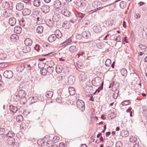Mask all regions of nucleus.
I'll return each instance as SVG.
<instances>
[{
  "mask_svg": "<svg viewBox=\"0 0 147 147\" xmlns=\"http://www.w3.org/2000/svg\"><path fill=\"white\" fill-rule=\"evenodd\" d=\"M101 3L100 1H95L92 3V7L88 8L87 10V12L90 14L97 11L100 10L104 7Z\"/></svg>",
  "mask_w": 147,
  "mask_h": 147,
  "instance_id": "1",
  "label": "nucleus"
},
{
  "mask_svg": "<svg viewBox=\"0 0 147 147\" xmlns=\"http://www.w3.org/2000/svg\"><path fill=\"white\" fill-rule=\"evenodd\" d=\"M76 105L78 108L82 111L84 110L85 106L84 101L81 100H77Z\"/></svg>",
  "mask_w": 147,
  "mask_h": 147,
  "instance_id": "2",
  "label": "nucleus"
},
{
  "mask_svg": "<svg viewBox=\"0 0 147 147\" xmlns=\"http://www.w3.org/2000/svg\"><path fill=\"white\" fill-rule=\"evenodd\" d=\"M59 11L60 13L67 17H69L73 15L70 12L66 9H59Z\"/></svg>",
  "mask_w": 147,
  "mask_h": 147,
  "instance_id": "3",
  "label": "nucleus"
},
{
  "mask_svg": "<svg viewBox=\"0 0 147 147\" xmlns=\"http://www.w3.org/2000/svg\"><path fill=\"white\" fill-rule=\"evenodd\" d=\"M34 18V20L36 22V24H43V21L44 20V18L42 15L38 14L36 15V16H33Z\"/></svg>",
  "mask_w": 147,
  "mask_h": 147,
  "instance_id": "4",
  "label": "nucleus"
},
{
  "mask_svg": "<svg viewBox=\"0 0 147 147\" xmlns=\"http://www.w3.org/2000/svg\"><path fill=\"white\" fill-rule=\"evenodd\" d=\"M101 78L99 77H97L93 79L92 81V84L93 86H98L100 84Z\"/></svg>",
  "mask_w": 147,
  "mask_h": 147,
  "instance_id": "5",
  "label": "nucleus"
},
{
  "mask_svg": "<svg viewBox=\"0 0 147 147\" xmlns=\"http://www.w3.org/2000/svg\"><path fill=\"white\" fill-rule=\"evenodd\" d=\"M3 75L5 78L9 79L13 77V74L12 72L10 70H6L4 72Z\"/></svg>",
  "mask_w": 147,
  "mask_h": 147,
  "instance_id": "6",
  "label": "nucleus"
},
{
  "mask_svg": "<svg viewBox=\"0 0 147 147\" xmlns=\"http://www.w3.org/2000/svg\"><path fill=\"white\" fill-rule=\"evenodd\" d=\"M93 44L98 49H101L103 47V44L100 40H96L93 41Z\"/></svg>",
  "mask_w": 147,
  "mask_h": 147,
  "instance_id": "7",
  "label": "nucleus"
},
{
  "mask_svg": "<svg viewBox=\"0 0 147 147\" xmlns=\"http://www.w3.org/2000/svg\"><path fill=\"white\" fill-rule=\"evenodd\" d=\"M26 68V65L24 64H22L19 65L16 68L17 71L18 72H22Z\"/></svg>",
  "mask_w": 147,
  "mask_h": 147,
  "instance_id": "8",
  "label": "nucleus"
},
{
  "mask_svg": "<svg viewBox=\"0 0 147 147\" xmlns=\"http://www.w3.org/2000/svg\"><path fill=\"white\" fill-rule=\"evenodd\" d=\"M94 31L96 33L100 32L101 31V28L99 24L95 25L93 27Z\"/></svg>",
  "mask_w": 147,
  "mask_h": 147,
  "instance_id": "9",
  "label": "nucleus"
},
{
  "mask_svg": "<svg viewBox=\"0 0 147 147\" xmlns=\"http://www.w3.org/2000/svg\"><path fill=\"white\" fill-rule=\"evenodd\" d=\"M61 2L60 0H56L54 2V7L57 9L60 8L61 6Z\"/></svg>",
  "mask_w": 147,
  "mask_h": 147,
  "instance_id": "10",
  "label": "nucleus"
},
{
  "mask_svg": "<svg viewBox=\"0 0 147 147\" xmlns=\"http://www.w3.org/2000/svg\"><path fill=\"white\" fill-rule=\"evenodd\" d=\"M68 79V83L71 85L73 84L75 81V78L72 75L69 76Z\"/></svg>",
  "mask_w": 147,
  "mask_h": 147,
  "instance_id": "11",
  "label": "nucleus"
},
{
  "mask_svg": "<svg viewBox=\"0 0 147 147\" xmlns=\"http://www.w3.org/2000/svg\"><path fill=\"white\" fill-rule=\"evenodd\" d=\"M82 36L84 38L88 39L90 37V33L89 32L85 31L82 32Z\"/></svg>",
  "mask_w": 147,
  "mask_h": 147,
  "instance_id": "12",
  "label": "nucleus"
},
{
  "mask_svg": "<svg viewBox=\"0 0 147 147\" xmlns=\"http://www.w3.org/2000/svg\"><path fill=\"white\" fill-rule=\"evenodd\" d=\"M43 24H41L38 26L36 28V31L37 33L41 34L43 32Z\"/></svg>",
  "mask_w": 147,
  "mask_h": 147,
  "instance_id": "13",
  "label": "nucleus"
},
{
  "mask_svg": "<svg viewBox=\"0 0 147 147\" xmlns=\"http://www.w3.org/2000/svg\"><path fill=\"white\" fill-rule=\"evenodd\" d=\"M72 40L71 38H69L67 39L63 42L61 44L62 46H65L69 45L72 42Z\"/></svg>",
  "mask_w": 147,
  "mask_h": 147,
  "instance_id": "14",
  "label": "nucleus"
},
{
  "mask_svg": "<svg viewBox=\"0 0 147 147\" xmlns=\"http://www.w3.org/2000/svg\"><path fill=\"white\" fill-rule=\"evenodd\" d=\"M81 5V6L80 8L81 9H86V11L87 12V9L88 8L89 9L90 8V7L88 6V3L86 1H82Z\"/></svg>",
  "mask_w": 147,
  "mask_h": 147,
  "instance_id": "15",
  "label": "nucleus"
},
{
  "mask_svg": "<svg viewBox=\"0 0 147 147\" xmlns=\"http://www.w3.org/2000/svg\"><path fill=\"white\" fill-rule=\"evenodd\" d=\"M16 20L14 18L11 17L9 19V23L11 26H14L16 24Z\"/></svg>",
  "mask_w": 147,
  "mask_h": 147,
  "instance_id": "16",
  "label": "nucleus"
},
{
  "mask_svg": "<svg viewBox=\"0 0 147 147\" xmlns=\"http://www.w3.org/2000/svg\"><path fill=\"white\" fill-rule=\"evenodd\" d=\"M50 7L49 6L45 5L42 6V11L45 13H48L50 11Z\"/></svg>",
  "mask_w": 147,
  "mask_h": 147,
  "instance_id": "17",
  "label": "nucleus"
},
{
  "mask_svg": "<svg viewBox=\"0 0 147 147\" xmlns=\"http://www.w3.org/2000/svg\"><path fill=\"white\" fill-rule=\"evenodd\" d=\"M61 19L60 16L58 14L53 16L52 18V21L53 22H57Z\"/></svg>",
  "mask_w": 147,
  "mask_h": 147,
  "instance_id": "18",
  "label": "nucleus"
},
{
  "mask_svg": "<svg viewBox=\"0 0 147 147\" xmlns=\"http://www.w3.org/2000/svg\"><path fill=\"white\" fill-rule=\"evenodd\" d=\"M72 14L73 15V16L74 17L75 16V17H77L81 19H82L85 16V14L80 12H78L76 14L73 13H72Z\"/></svg>",
  "mask_w": 147,
  "mask_h": 147,
  "instance_id": "19",
  "label": "nucleus"
},
{
  "mask_svg": "<svg viewBox=\"0 0 147 147\" xmlns=\"http://www.w3.org/2000/svg\"><path fill=\"white\" fill-rule=\"evenodd\" d=\"M30 49L31 48L29 46L25 45L23 47L22 51L24 53H26L30 52Z\"/></svg>",
  "mask_w": 147,
  "mask_h": 147,
  "instance_id": "20",
  "label": "nucleus"
},
{
  "mask_svg": "<svg viewBox=\"0 0 147 147\" xmlns=\"http://www.w3.org/2000/svg\"><path fill=\"white\" fill-rule=\"evenodd\" d=\"M24 7V5L23 3H20L17 4L16 5V9L18 11L22 10Z\"/></svg>",
  "mask_w": 147,
  "mask_h": 147,
  "instance_id": "21",
  "label": "nucleus"
},
{
  "mask_svg": "<svg viewBox=\"0 0 147 147\" xmlns=\"http://www.w3.org/2000/svg\"><path fill=\"white\" fill-rule=\"evenodd\" d=\"M77 50L76 47L74 46H71L69 48V51L71 53H75Z\"/></svg>",
  "mask_w": 147,
  "mask_h": 147,
  "instance_id": "22",
  "label": "nucleus"
},
{
  "mask_svg": "<svg viewBox=\"0 0 147 147\" xmlns=\"http://www.w3.org/2000/svg\"><path fill=\"white\" fill-rule=\"evenodd\" d=\"M56 39V36L55 34H52L49 36L48 38V40L50 42H52Z\"/></svg>",
  "mask_w": 147,
  "mask_h": 147,
  "instance_id": "23",
  "label": "nucleus"
},
{
  "mask_svg": "<svg viewBox=\"0 0 147 147\" xmlns=\"http://www.w3.org/2000/svg\"><path fill=\"white\" fill-rule=\"evenodd\" d=\"M63 67L61 65H58L55 67L56 72L58 73H61L63 71Z\"/></svg>",
  "mask_w": 147,
  "mask_h": 147,
  "instance_id": "24",
  "label": "nucleus"
},
{
  "mask_svg": "<svg viewBox=\"0 0 147 147\" xmlns=\"http://www.w3.org/2000/svg\"><path fill=\"white\" fill-rule=\"evenodd\" d=\"M22 14L24 16L29 15L31 13L30 10L28 8H25L22 11Z\"/></svg>",
  "mask_w": 147,
  "mask_h": 147,
  "instance_id": "25",
  "label": "nucleus"
},
{
  "mask_svg": "<svg viewBox=\"0 0 147 147\" xmlns=\"http://www.w3.org/2000/svg\"><path fill=\"white\" fill-rule=\"evenodd\" d=\"M26 92L23 90H20L18 92V95L20 98L25 97Z\"/></svg>",
  "mask_w": 147,
  "mask_h": 147,
  "instance_id": "26",
  "label": "nucleus"
},
{
  "mask_svg": "<svg viewBox=\"0 0 147 147\" xmlns=\"http://www.w3.org/2000/svg\"><path fill=\"white\" fill-rule=\"evenodd\" d=\"M33 5L36 7H39L41 4V0H34L32 1Z\"/></svg>",
  "mask_w": 147,
  "mask_h": 147,
  "instance_id": "27",
  "label": "nucleus"
},
{
  "mask_svg": "<svg viewBox=\"0 0 147 147\" xmlns=\"http://www.w3.org/2000/svg\"><path fill=\"white\" fill-rule=\"evenodd\" d=\"M32 43V40L30 38H26L24 41V43L26 45L30 46Z\"/></svg>",
  "mask_w": 147,
  "mask_h": 147,
  "instance_id": "28",
  "label": "nucleus"
},
{
  "mask_svg": "<svg viewBox=\"0 0 147 147\" xmlns=\"http://www.w3.org/2000/svg\"><path fill=\"white\" fill-rule=\"evenodd\" d=\"M22 31V29L21 27L19 26H16L14 28V31L17 34H20Z\"/></svg>",
  "mask_w": 147,
  "mask_h": 147,
  "instance_id": "29",
  "label": "nucleus"
},
{
  "mask_svg": "<svg viewBox=\"0 0 147 147\" xmlns=\"http://www.w3.org/2000/svg\"><path fill=\"white\" fill-rule=\"evenodd\" d=\"M15 140L13 138H8L7 140V142L9 145H11L13 144Z\"/></svg>",
  "mask_w": 147,
  "mask_h": 147,
  "instance_id": "30",
  "label": "nucleus"
},
{
  "mask_svg": "<svg viewBox=\"0 0 147 147\" xmlns=\"http://www.w3.org/2000/svg\"><path fill=\"white\" fill-rule=\"evenodd\" d=\"M9 108L10 111L14 113H16L18 111L17 107L14 106L13 105H10Z\"/></svg>",
  "mask_w": 147,
  "mask_h": 147,
  "instance_id": "31",
  "label": "nucleus"
},
{
  "mask_svg": "<svg viewBox=\"0 0 147 147\" xmlns=\"http://www.w3.org/2000/svg\"><path fill=\"white\" fill-rule=\"evenodd\" d=\"M66 95H65V96L63 95H58V98L56 99V100L57 102L58 103L61 102L62 101V99L64 98L65 97H66Z\"/></svg>",
  "mask_w": 147,
  "mask_h": 147,
  "instance_id": "32",
  "label": "nucleus"
},
{
  "mask_svg": "<svg viewBox=\"0 0 147 147\" xmlns=\"http://www.w3.org/2000/svg\"><path fill=\"white\" fill-rule=\"evenodd\" d=\"M2 7L3 8H4L5 9H6L9 7L10 5L9 3L7 2H4L2 3Z\"/></svg>",
  "mask_w": 147,
  "mask_h": 147,
  "instance_id": "33",
  "label": "nucleus"
},
{
  "mask_svg": "<svg viewBox=\"0 0 147 147\" xmlns=\"http://www.w3.org/2000/svg\"><path fill=\"white\" fill-rule=\"evenodd\" d=\"M56 36V38H60L62 36V34L61 32L59 30H57L55 34Z\"/></svg>",
  "mask_w": 147,
  "mask_h": 147,
  "instance_id": "34",
  "label": "nucleus"
},
{
  "mask_svg": "<svg viewBox=\"0 0 147 147\" xmlns=\"http://www.w3.org/2000/svg\"><path fill=\"white\" fill-rule=\"evenodd\" d=\"M68 90L70 95H73L75 94V90L73 87H69L68 88Z\"/></svg>",
  "mask_w": 147,
  "mask_h": 147,
  "instance_id": "35",
  "label": "nucleus"
},
{
  "mask_svg": "<svg viewBox=\"0 0 147 147\" xmlns=\"http://www.w3.org/2000/svg\"><path fill=\"white\" fill-rule=\"evenodd\" d=\"M7 58V54L4 53H0V59L2 60H4L6 59Z\"/></svg>",
  "mask_w": 147,
  "mask_h": 147,
  "instance_id": "36",
  "label": "nucleus"
},
{
  "mask_svg": "<svg viewBox=\"0 0 147 147\" xmlns=\"http://www.w3.org/2000/svg\"><path fill=\"white\" fill-rule=\"evenodd\" d=\"M37 144L39 146H42L45 145V141L43 140L39 139L37 141Z\"/></svg>",
  "mask_w": 147,
  "mask_h": 147,
  "instance_id": "37",
  "label": "nucleus"
},
{
  "mask_svg": "<svg viewBox=\"0 0 147 147\" xmlns=\"http://www.w3.org/2000/svg\"><path fill=\"white\" fill-rule=\"evenodd\" d=\"M6 135L8 138H13L15 136V134L13 131H10L7 133Z\"/></svg>",
  "mask_w": 147,
  "mask_h": 147,
  "instance_id": "38",
  "label": "nucleus"
},
{
  "mask_svg": "<svg viewBox=\"0 0 147 147\" xmlns=\"http://www.w3.org/2000/svg\"><path fill=\"white\" fill-rule=\"evenodd\" d=\"M119 5L121 8L123 9L126 7V3L125 1H122L120 2Z\"/></svg>",
  "mask_w": 147,
  "mask_h": 147,
  "instance_id": "39",
  "label": "nucleus"
},
{
  "mask_svg": "<svg viewBox=\"0 0 147 147\" xmlns=\"http://www.w3.org/2000/svg\"><path fill=\"white\" fill-rule=\"evenodd\" d=\"M121 75L124 76L126 77L127 75V71L125 68H123L121 70Z\"/></svg>",
  "mask_w": 147,
  "mask_h": 147,
  "instance_id": "40",
  "label": "nucleus"
},
{
  "mask_svg": "<svg viewBox=\"0 0 147 147\" xmlns=\"http://www.w3.org/2000/svg\"><path fill=\"white\" fill-rule=\"evenodd\" d=\"M16 120L18 122L20 123L23 120V117L22 115H18L16 117Z\"/></svg>",
  "mask_w": 147,
  "mask_h": 147,
  "instance_id": "41",
  "label": "nucleus"
},
{
  "mask_svg": "<svg viewBox=\"0 0 147 147\" xmlns=\"http://www.w3.org/2000/svg\"><path fill=\"white\" fill-rule=\"evenodd\" d=\"M111 61L110 59H107L106 61L105 65L107 67H109L111 64Z\"/></svg>",
  "mask_w": 147,
  "mask_h": 147,
  "instance_id": "42",
  "label": "nucleus"
},
{
  "mask_svg": "<svg viewBox=\"0 0 147 147\" xmlns=\"http://www.w3.org/2000/svg\"><path fill=\"white\" fill-rule=\"evenodd\" d=\"M131 102L129 100H124L121 103V105L122 106L127 105L130 104Z\"/></svg>",
  "mask_w": 147,
  "mask_h": 147,
  "instance_id": "43",
  "label": "nucleus"
},
{
  "mask_svg": "<svg viewBox=\"0 0 147 147\" xmlns=\"http://www.w3.org/2000/svg\"><path fill=\"white\" fill-rule=\"evenodd\" d=\"M53 93L52 91H49L47 92V94L46 96L48 98H51L53 96Z\"/></svg>",
  "mask_w": 147,
  "mask_h": 147,
  "instance_id": "44",
  "label": "nucleus"
},
{
  "mask_svg": "<svg viewBox=\"0 0 147 147\" xmlns=\"http://www.w3.org/2000/svg\"><path fill=\"white\" fill-rule=\"evenodd\" d=\"M47 72V71L45 68H43L42 69V70H40V73L42 75L44 76L46 75Z\"/></svg>",
  "mask_w": 147,
  "mask_h": 147,
  "instance_id": "45",
  "label": "nucleus"
},
{
  "mask_svg": "<svg viewBox=\"0 0 147 147\" xmlns=\"http://www.w3.org/2000/svg\"><path fill=\"white\" fill-rule=\"evenodd\" d=\"M26 24V22L24 19H22L19 21V24L22 26H24Z\"/></svg>",
  "mask_w": 147,
  "mask_h": 147,
  "instance_id": "46",
  "label": "nucleus"
},
{
  "mask_svg": "<svg viewBox=\"0 0 147 147\" xmlns=\"http://www.w3.org/2000/svg\"><path fill=\"white\" fill-rule=\"evenodd\" d=\"M119 93V90H116L113 94V96L114 98L116 99L117 98Z\"/></svg>",
  "mask_w": 147,
  "mask_h": 147,
  "instance_id": "47",
  "label": "nucleus"
},
{
  "mask_svg": "<svg viewBox=\"0 0 147 147\" xmlns=\"http://www.w3.org/2000/svg\"><path fill=\"white\" fill-rule=\"evenodd\" d=\"M38 100V97L36 96H33L31 99V101L32 103L36 102Z\"/></svg>",
  "mask_w": 147,
  "mask_h": 147,
  "instance_id": "48",
  "label": "nucleus"
},
{
  "mask_svg": "<svg viewBox=\"0 0 147 147\" xmlns=\"http://www.w3.org/2000/svg\"><path fill=\"white\" fill-rule=\"evenodd\" d=\"M121 134L124 137H126L128 135L129 133L128 131L125 130L121 132Z\"/></svg>",
  "mask_w": 147,
  "mask_h": 147,
  "instance_id": "49",
  "label": "nucleus"
},
{
  "mask_svg": "<svg viewBox=\"0 0 147 147\" xmlns=\"http://www.w3.org/2000/svg\"><path fill=\"white\" fill-rule=\"evenodd\" d=\"M137 139L134 136H131L129 138V141L130 142L134 143L137 141Z\"/></svg>",
  "mask_w": 147,
  "mask_h": 147,
  "instance_id": "50",
  "label": "nucleus"
},
{
  "mask_svg": "<svg viewBox=\"0 0 147 147\" xmlns=\"http://www.w3.org/2000/svg\"><path fill=\"white\" fill-rule=\"evenodd\" d=\"M74 35H75L76 38L78 40L81 39L82 37V34L81 35V34H74Z\"/></svg>",
  "mask_w": 147,
  "mask_h": 147,
  "instance_id": "51",
  "label": "nucleus"
},
{
  "mask_svg": "<svg viewBox=\"0 0 147 147\" xmlns=\"http://www.w3.org/2000/svg\"><path fill=\"white\" fill-rule=\"evenodd\" d=\"M116 116V115L114 113H113L109 114L108 115V117L110 119H112L115 118Z\"/></svg>",
  "mask_w": 147,
  "mask_h": 147,
  "instance_id": "52",
  "label": "nucleus"
},
{
  "mask_svg": "<svg viewBox=\"0 0 147 147\" xmlns=\"http://www.w3.org/2000/svg\"><path fill=\"white\" fill-rule=\"evenodd\" d=\"M114 24V22L113 20H111L109 22H108L107 26L109 28L112 27Z\"/></svg>",
  "mask_w": 147,
  "mask_h": 147,
  "instance_id": "53",
  "label": "nucleus"
},
{
  "mask_svg": "<svg viewBox=\"0 0 147 147\" xmlns=\"http://www.w3.org/2000/svg\"><path fill=\"white\" fill-rule=\"evenodd\" d=\"M123 146L122 143L120 141L117 142L116 144V147H122Z\"/></svg>",
  "mask_w": 147,
  "mask_h": 147,
  "instance_id": "54",
  "label": "nucleus"
},
{
  "mask_svg": "<svg viewBox=\"0 0 147 147\" xmlns=\"http://www.w3.org/2000/svg\"><path fill=\"white\" fill-rule=\"evenodd\" d=\"M20 102L23 104H24L26 102V100L25 97L20 98Z\"/></svg>",
  "mask_w": 147,
  "mask_h": 147,
  "instance_id": "55",
  "label": "nucleus"
},
{
  "mask_svg": "<svg viewBox=\"0 0 147 147\" xmlns=\"http://www.w3.org/2000/svg\"><path fill=\"white\" fill-rule=\"evenodd\" d=\"M77 66L79 69H83L84 67L83 65H82V63L80 62H78L77 63Z\"/></svg>",
  "mask_w": 147,
  "mask_h": 147,
  "instance_id": "56",
  "label": "nucleus"
},
{
  "mask_svg": "<svg viewBox=\"0 0 147 147\" xmlns=\"http://www.w3.org/2000/svg\"><path fill=\"white\" fill-rule=\"evenodd\" d=\"M40 47L39 45H36L34 47V48L36 51H37L38 52L41 50Z\"/></svg>",
  "mask_w": 147,
  "mask_h": 147,
  "instance_id": "57",
  "label": "nucleus"
},
{
  "mask_svg": "<svg viewBox=\"0 0 147 147\" xmlns=\"http://www.w3.org/2000/svg\"><path fill=\"white\" fill-rule=\"evenodd\" d=\"M54 69L53 67H48L47 68V71L48 73H51L53 72Z\"/></svg>",
  "mask_w": 147,
  "mask_h": 147,
  "instance_id": "58",
  "label": "nucleus"
},
{
  "mask_svg": "<svg viewBox=\"0 0 147 147\" xmlns=\"http://www.w3.org/2000/svg\"><path fill=\"white\" fill-rule=\"evenodd\" d=\"M48 67H53L54 65V62L52 61H50L49 62H48Z\"/></svg>",
  "mask_w": 147,
  "mask_h": 147,
  "instance_id": "59",
  "label": "nucleus"
},
{
  "mask_svg": "<svg viewBox=\"0 0 147 147\" xmlns=\"http://www.w3.org/2000/svg\"><path fill=\"white\" fill-rule=\"evenodd\" d=\"M115 40L117 42H120L121 40V36H116Z\"/></svg>",
  "mask_w": 147,
  "mask_h": 147,
  "instance_id": "60",
  "label": "nucleus"
},
{
  "mask_svg": "<svg viewBox=\"0 0 147 147\" xmlns=\"http://www.w3.org/2000/svg\"><path fill=\"white\" fill-rule=\"evenodd\" d=\"M20 97L18 95H16L13 97V100L16 102H18L19 100Z\"/></svg>",
  "mask_w": 147,
  "mask_h": 147,
  "instance_id": "61",
  "label": "nucleus"
},
{
  "mask_svg": "<svg viewBox=\"0 0 147 147\" xmlns=\"http://www.w3.org/2000/svg\"><path fill=\"white\" fill-rule=\"evenodd\" d=\"M63 71L65 73H67L69 72L68 68L67 67H63Z\"/></svg>",
  "mask_w": 147,
  "mask_h": 147,
  "instance_id": "62",
  "label": "nucleus"
},
{
  "mask_svg": "<svg viewBox=\"0 0 147 147\" xmlns=\"http://www.w3.org/2000/svg\"><path fill=\"white\" fill-rule=\"evenodd\" d=\"M134 17L136 19H139L141 17V15L140 13H137L135 14Z\"/></svg>",
  "mask_w": 147,
  "mask_h": 147,
  "instance_id": "63",
  "label": "nucleus"
},
{
  "mask_svg": "<svg viewBox=\"0 0 147 147\" xmlns=\"http://www.w3.org/2000/svg\"><path fill=\"white\" fill-rule=\"evenodd\" d=\"M5 131V129L4 128H0V135H2L4 134Z\"/></svg>",
  "mask_w": 147,
  "mask_h": 147,
  "instance_id": "64",
  "label": "nucleus"
}]
</instances>
